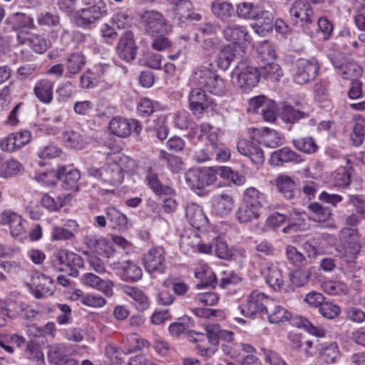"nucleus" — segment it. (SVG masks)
Segmentation results:
<instances>
[{
  "mask_svg": "<svg viewBox=\"0 0 365 365\" xmlns=\"http://www.w3.org/2000/svg\"><path fill=\"white\" fill-rule=\"evenodd\" d=\"M29 46L37 53H43L48 48L46 40L38 34H31L29 36Z\"/></svg>",
  "mask_w": 365,
  "mask_h": 365,
  "instance_id": "57",
  "label": "nucleus"
},
{
  "mask_svg": "<svg viewBox=\"0 0 365 365\" xmlns=\"http://www.w3.org/2000/svg\"><path fill=\"white\" fill-rule=\"evenodd\" d=\"M165 250L162 247H154L143 256V264L146 272L163 273L165 269Z\"/></svg>",
  "mask_w": 365,
  "mask_h": 365,
  "instance_id": "12",
  "label": "nucleus"
},
{
  "mask_svg": "<svg viewBox=\"0 0 365 365\" xmlns=\"http://www.w3.org/2000/svg\"><path fill=\"white\" fill-rule=\"evenodd\" d=\"M63 138L68 146L76 150L83 149L87 144L83 131L68 130L64 133Z\"/></svg>",
  "mask_w": 365,
  "mask_h": 365,
  "instance_id": "38",
  "label": "nucleus"
},
{
  "mask_svg": "<svg viewBox=\"0 0 365 365\" xmlns=\"http://www.w3.org/2000/svg\"><path fill=\"white\" fill-rule=\"evenodd\" d=\"M320 356L326 363L331 364L334 362L340 356L339 346L336 342H331L328 345L323 346Z\"/></svg>",
  "mask_w": 365,
  "mask_h": 365,
  "instance_id": "51",
  "label": "nucleus"
},
{
  "mask_svg": "<svg viewBox=\"0 0 365 365\" xmlns=\"http://www.w3.org/2000/svg\"><path fill=\"white\" fill-rule=\"evenodd\" d=\"M192 83L197 86L191 89L188 97L189 108L194 115L203 113L207 107V96L202 88L219 96L226 92L225 81L217 73L215 66L212 62H205L193 71Z\"/></svg>",
  "mask_w": 365,
  "mask_h": 365,
  "instance_id": "1",
  "label": "nucleus"
},
{
  "mask_svg": "<svg viewBox=\"0 0 365 365\" xmlns=\"http://www.w3.org/2000/svg\"><path fill=\"white\" fill-rule=\"evenodd\" d=\"M339 239L344 245L354 247L359 241L357 229L343 227L339 232Z\"/></svg>",
  "mask_w": 365,
  "mask_h": 365,
  "instance_id": "54",
  "label": "nucleus"
},
{
  "mask_svg": "<svg viewBox=\"0 0 365 365\" xmlns=\"http://www.w3.org/2000/svg\"><path fill=\"white\" fill-rule=\"evenodd\" d=\"M321 287L324 292L330 295L346 294L349 291L347 286L344 283L333 280L324 282Z\"/></svg>",
  "mask_w": 365,
  "mask_h": 365,
  "instance_id": "44",
  "label": "nucleus"
},
{
  "mask_svg": "<svg viewBox=\"0 0 365 365\" xmlns=\"http://www.w3.org/2000/svg\"><path fill=\"white\" fill-rule=\"evenodd\" d=\"M200 237L196 232L191 233L189 235H181L180 245L182 249L189 251V247L193 252H196L197 247L199 246Z\"/></svg>",
  "mask_w": 365,
  "mask_h": 365,
  "instance_id": "61",
  "label": "nucleus"
},
{
  "mask_svg": "<svg viewBox=\"0 0 365 365\" xmlns=\"http://www.w3.org/2000/svg\"><path fill=\"white\" fill-rule=\"evenodd\" d=\"M54 262L62 266L59 270L67 272L72 277H77L78 269L83 267L84 264V261L80 255L67 250L58 251Z\"/></svg>",
  "mask_w": 365,
  "mask_h": 365,
  "instance_id": "11",
  "label": "nucleus"
},
{
  "mask_svg": "<svg viewBox=\"0 0 365 365\" xmlns=\"http://www.w3.org/2000/svg\"><path fill=\"white\" fill-rule=\"evenodd\" d=\"M319 70V66L315 58H299L293 64V81L299 85L306 84L316 78Z\"/></svg>",
  "mask_w": 365,
  "mask_h": 365,
  "instance_id": "5",
  "label": "nucleus"
},
{
  "mask_svg": "<svg viewBox=\"0 0 365 365\" xmlns=\"http://www.w3.org/2000/svg\"><path fill=\"white\" fill-rule=\"evenodd\" d=\"M215 251L216 256L222 259L228 260L232 257V251L229 249L227 242L220 237L215 238Z\"/></svg>",
  "mask_w": 365,
  "mask_h": 365,
  "instance_id": "59",
  "label": "nucleus"
},
{
  "mask_svg": "<svg viewBox=\"0 0 365 365\" xmlns=\"http://www.w3.org/2000/svg\"><path fill=\"white\" fill-rule=\"evenodd\" d=\"M239 153L249 157L250 160L256 165H262L264 162V155L262 149L254 141L247 139H240L237 144Z\"/></svg>",
  "mask_w": 365,
  "mask_h": 365,
  "instance_id": "18",
  "label": "nucleus"
},
{
  "mask_svg": "<svg viewBox=\"0 0 365 365\" xmlns=\"http://www.w3.org/2000/svg\"><path fill=\"white\" fill-rule=\"evenodd\" d=\"M269 161L273 165L280 166L285 163L299 164L304 161V158L291 148L284 146L272 152Z\"/></svg>",
  "mask_w": 365,
  "mask_h": 365,
  "instance_id": "17",
  "label": "nucleus"
},
{
  "mask_svg": "<svg viewBox=\"0 0 365 365\" xmlns=\"http://www.w3.org/2000/svg\"><path fill=\"white\" fill-rule=\"evenodd\" d=\"M350 138L354 146H360L365 138V125L361 123H356L350 134Z\"/></svg>",
  "mask_w": 365,
  "mask_h": 365,
  "instance_id": "60",
  "label": "nucleus"
},
{
  "mask_svg": "<svg viewBox=\"0 0 365 365\" xmlns=\"http://www.w3.org/2000/svg\"><path fill=\"white\" fill-rule=\"evenodd\" d=\"M290 15L294 18V24L301 22L302 25L312 23L314 11L311 4L305 0H296L289 9Z\"/></svg>",
  "mask_w": 365,
  "mask_h": 365,
  "instance_id": "15",
  "label": "nucleus"
},
{
  "mask_svg": "<svg viewBox=\"0 0 365 365\" xmlns=\"http://www.w3.org/2000/svg\"><path fill=\"white\" fill-rule=\"evenodd\" d=\"M86 64V57L81 52L70 54L66 60V76L79 73Z\"/></svg>",
  "mask_w": 365,
  "mask_h": 365,
  "instance_id": "35",
  "label": "nucleus"
},
{
  "mask_svg": "<svg viewBox=\"0 0 365 365\" xmlns=\"http://www.w3.org/2000/svg\"><path fill=\"white\" fill-rule=\"evenodd\" d=\"M105 213L108 219V225L114 230H123L126 227L127 217L117 209L113 207H107Z\"/></svg>",
  "mask_w": 365,
  "mask_h": 365,
  "instance_id": "34",
  "label": "nucleus"
},
{
  "mask_svg": "<svg viewBox=\"0 0 365 365\" xmlns=\"http://www.w3.org/2000/svg\"><path fill=\"white\" fill-rule=\"evenodd\" d=\"M319 313L327 319H334L340 313V307L329 302H324L319 308Z\"/></svg>",
  "mask_w": 365,
  "mask_h": 365,
  "instance_id": "62",
  "label": "nucleus"
},
{
  "mask_svg": "<svg viewBox=\"0 0 365 365\" xmlns=\"http://www.w3.org/2000/svg\"><path fill=\"white\" fill-rule=\"evenodd\" d=\"M206 334L193 331L198 338H195V341H202L204 338L207 339L208 341L212 345H217L219 342L220 327L217 324H208L205 327Z\"/></svg>",
  "mask_w": 365,
  "mask_h": 365,
  "instance_id": "41",
  "label": "nucleus"
},
{
  "mask_svg": "<svg viewBox=\"0 0 365 365\" xmlns=\"http://www.w3.org/2000/svg\"><path fill=\"white\" fill-rule=\"evenodd\" d=\"M88 172L91 175L110 185L120 184L124 178L123 169L116 163H106L99 168H91Z\"/></svg>",
  "mask_w": 365,
  "mask_h": 365,
  "instance_id": "8",
  "label": "nucleus"
},
{
  "mask_svg": "<svg viewBox=\"0 0 365 365\" xmlns=\"http://www.w3.org/2000/svg\"><path fill=\"white\" fill-rule=\"evenodd\" d=\"M140 24L145 32L152 36L165 35L171 30L163 14L156 10H146L138 14Z\"/></svg>",
  "mask_w": 365,
  "mask_h": 365,
  "instance_id": "3",
  "label": "nucleus"
},
{
  "mask_svg": "<svg viewBox=\"0 0 365 365\" xmlns=\"http://www.w3.org/2000/svg\"><path fill=\"white\" fill-rule=\"evenodd\" d=\"M173 19L178 24H185L188 20L200 21L201 15L192 11V4L189 0H178L173 8Z\"/></svg>",
  "mask_w": 365,
  "mask_h": 365,
  "instance_id": "19",
  "label": "nucleus"
},
{
  "mask_svg": "<svg viewBox=\"0 0 365 365\" xmlns=\"http://www.w3.org/2000/svg\"><path fill=\"white\" fill-rule=\"evenodd\" d=\"M195 277L201 280V282L197 285V289L215 287L217 283L215 273L206 264H202L195 269Z\"/></svg>",
  "mask_w": 365,
  "mask_h": 365,
  "instance_id": "28",
  "label": "nucleus"
},
{
  "mask_svg": "<svg viewBox=\"0 0 365 365\" xmlns=\"http://www.w3.org/2000/svg\"><path fill=\"white\" fill-rule=\"evenodd\" d=\"M73 14L75 24L83 29H91L108 14L107 6L104 1L99 0L93 5L81 9H76Z\"/></svg>",
  "mask_w": 365,
  "mask_h": 365,
  "instance_id": "2",
  "label": "nucleus"
},
{
  "mask_svg": "<svg viewBox=\"0 0 365 365\" xmlns=\"http://www.w3.org/2000/svg\"><path fill=\"white\" fill-rule=\"evenodd\" d=\"M286 255L287 260L294 267H299L307 264V262L304 255L292 245H288L286 247Z\"/></svg>",
  "mask_w": 365,
  "mask_h": 365,
  "instance_id": "52",
  "label": "nucleus"
},
{
  "mask_svg": "<svg viewBox=\"0 0 365 365\" xmlns=\"http://www.w3.org/2000/svg\"><path fill=\"white\" fill-rule=\"evenodd\" d=\"M122 269L123 274L131 281H138L142 277L141 268L130 261L123 262Z\"/></svg>",
  "mask_w": 365,
  "mask_h": 365,
  "instance_id": "53",
  "label": "nucleus"
},
{
  "mask_svg": "<svg viewBox=\"0 0 365 365\" xmlns=\"http://www.w3.org/2000/svg\"><path fill=\"white\" fill-rule=\"evenodd\" d=\"M258 7L251 2H241L236 8V12L240 18L252 20L257 16Z\"/></svg>",
  "mask_w": 365,
  "mask_h": 365,
  "instance_id": "49",
  "label": "nucleus"
},
{
  "mask_svg": "<svg viewBox=\"0 0 365 365\" xmlns=\"http://www.w3.org/2000/svg\"><path fill=\"white\" fill-rule=\"evenodd\" d=\"M53 83L46 78L38 80L34 87L35 96L43 103L48 104L53 101Z\"/></svg>",
  "mask_w": 365,
  "mask_h": 365,
  "instance_id": "25",
  "label": "nucleus"
},
{
  "mask_svg": "<svg viewBox=\"0 0 365 365\" xmlns=\"http://www.w3.org/2000/svg\"><path fill=\"white\" fill-rule=\"evenodd\" d=\"M211 10L217 19L220 21H226L232 15L234 7L230 2L215 0L211 4Z\"/></svg>",
  "mask_w": 365,
  "mask_h": 365,
  "instance_id": "31",
  "label": "nucleus"
},
{
  "mask_svg": "<svg viewBox=\"0 0 365 365\" xmlns=\"http://www.w3.org/2000/svg\"><path fill=\"white\" fill-rule=\"evenodd\" d=\"M138 49L134 34L128 31L120 37L116 46V53L120 59L125 62H131L135 58Z\"/></svg>",
  "mask_w": 365,
  "mask_h": 365,
  "instance_id": "13",
  "label": "nucleus"
},
{
  "mask_svg": "<svg viewBox=\"0 0 365 365\" xmlns=\"http://www.w3.org/2000/svg\"><path fill=\"white\" fill-rule=\"evenodd\" d=\"M122 292L126 296L133 299L131 303L139 312L146 310L150 306V300L145 292L138 287L123 285L122 287Z\"/></svg>",
  "mask_w": 365,
  "mask_h": 365,
  "instance_id": "22",
  "label": "nucleus"
},
{
  "mask_svg": "<svg viewBox=\"0 0 365 365\" xmlns=\"http://www.w3.org/2000/svg\"><path fill=\"white\" fill-rule=\"evenodd\" d=\"M235 54L233 52L232 46H228L223 48L220 53L216 61L217 67L225 71L227 70L232 61L235 60Z\"/></svg>",
  "mask_w": 365,
  "mask_h": 365,
  "instance_id": "50",
  "label": "nucleus"
},
{
  "mask_svg": "<svg viewBox=\"0 0 365 365\" xmlns=\"http://www.w3.org/2000/svg\"><path fill=\"white\" fill-rule=\"evenodd\" d=\"M235 205V200L232 195L223 192L216 194L212 199V207L213 212L221 217L227 216L232 210Z\"/></svg>",
  "mask_w": 365,
  "mask_h": 365,
  "instance_id": "23",
  "label": "nucleus"
},
{
  "mask_svg": "<svg viewBox=\"0 0 365 365\" xmlns=\"http://www.w3.org/2000/svg\"><path fill=\"white\" fill-rule=\"evenodd\" d=\"M280 117L284 123L292 125L299 120L308 117V114L296 110L292 106H286L283 108Z\"/></svg>",
  "mask_w": 365,
  "mask_h": 365,
  "instance_id": "43",
  "label": "nucleus"
},
{
  "mask_svg": "<svg viewBox=\"0 0 365 365\" xmlns=\"http://www.w3.org/2000/svg\"><path fill=\"white\" fill-rule=\"evenodd\" d=\"M185 181L192 190H202L215 182L213 168H192L185 173Z\"/></svg>",
  "mask_w": 365,
  "mask_h": 365,
  "instance_id": "7",
  "label": "nucleus"
},
{
  "mask_svg": "<svg viewBox=\"0 0 365 365\" xmlns=\"http://www.w3.org/2000/svg\"><path fill=\"white\" fill-rule=\"evenodd\" d=\"M242 201L260 212L266 202V196L257 188L250 187L245 190Z\"/></svg>",
  "mask_w": 365,
  "mask_h": 365,
  "instance_id": "29",
  "label": "nucleus"
},
{
  "mask_svg": "<svg viewBox=\"0 0 365 365\" xmlns=\"http://www.w3.org/2000/svg\"><path fill=\"white\" fill-rule=\"evenodd\" d=\"M257 58L267 65H271L276 58V51L269 41L259 42L257 46Z\"/></svg>",
  "mask_w": 365,
  "mask_h": 365,
  "instance_id": "33",
  "label": "nucleus"
},
{
  "mask_svg": "<svg viewBox=\"0 0 365 365\" xmlns=\"http://www.w3.org/2000/svg\"><path fill=\"white\" fill-rule=\"evenodd\" d=\"M108 129L114 135L120 138L128 137L132 132L139 135L142 125L135 119H127L121 116L113 117L109 122Z\"/></svg>",
  "mask_w": 365,
  "mask_h": 365,
  "instance_id": "10",
  "label": "nucleus"
},
{
  "mask_svg": "<svg viewBox=\"0 0 365 365\" xmlns=\"http://www.w3.org/2000/svg\"><path fill=\"white\" fill-rule=\"evenodd\" d=\"M224 38L233 43L245 40L247 34L245 28L234 23H230L222 31Z\"/></svg>",
  "mask_w": 365,
  "mask_h": 365,
  "instance_id": "32",
  "label": "nucleus"
},
{
  "mask_svg": "<svg viewBox=\"0 0 365 365\" xmlns=\"http://www.w3.org/2000/svg\"><path fill=\"white\" fill-rule=\"evenodd\" d=\"M269 297L264 293L255 290L248 296L245 303L240 307L241 313L247 317L254 318L257 314L266 313Z\"/></svg>",
  "mask_w": 365,
  "mask_h": 365,
  "instance_id": "9",
  "label": "nucleus"
},
{
  "mask_svg": "<svg viewBox=\"0 0 365 365\" xmlns=\"http://www.w3.org/2000/svg\"><path fill=\"white\" fill-rule=\"evenodd\" d=\"M314 270V267H311L308 269H296L292 271L289 274V280L292 284V287H302L306 286Z\"/></svg>",
  "mask_w": 365,
  "mask_h": 365,
  "instance_id": "37",
  "label": "nucleus"
},
{
  "mask_svg": "<svg viewBox=\"0 0 365 365\" xmlns=\"http://www.w3.org/2000/svg\"><path fill=\"white\" fill-rule=\"evenodd\" d=\"M318 34H322V38L324 41L329 40L333 34L334 25L326 16L320 17L317 21Z\"/></svg>",
  "mask_w": 365,
  "mask_h": 365,
  "instance_id": "56",
  "label": "nucleus"
},
{
  "mask_svg": "<svg viewBox=\"0 0 365 365\" xmlns=\"http://www.w3.org/2000/svg\"><path fill=\"white\" fill-rule=\"evenodd\" d=\"M68 355V350L66 345L63 344H56L49 346L48 351V359L51 363L55 365L58 364L61 359Z\"/></svg>",
  "mask_w": 365,
  "mask_h": 365,
  "instance_id": "48",
  "label": "nucleus"
},
{
  "mask_svg": "<svg viewBox=\"0 0 365 365\" xmlns=\"http://www.w3.org/2000/svg\"><path fill=\"white\" fill-rule=\"evenodd\" d=\"M308 209L311 212V218L316 222H327L332 215L329 207L316 202L310 203Z\"/></svg>",
  "mask_w": 365,
  "mask_h": 365,
  "instance_id": "40",
  "label": "nucleus"
},
{
  "mask_svg": "<svg viewBox=\"0 0 365 365\" xmlns=\"http://www.w3.org/2000/svg\"><path fill=\"white\" fill-rule=\"evenodd\" d=\"M292 143L297 150L309 155L315 153L319 149L316 140L312 136L299 137L292 140Z\"/></svg>",
  "mask_w": 365,
  "mask_h": 365,
  "instance_id": "36",
  "label": "nucleus"
},
{
  "mask_svg": "<svg viewBox=\"0 0 365 365\" xmlns=\"http://www.w3.org/2000/svg\"><path fill=\"white\" fill-rule=\"evenodd\" d=\"M83 242L89 249L108 258L114 252L113 248L105 237L89 232L88 230L83 237Z\"/></svg>",
  "mask_w": 365,
  "mask_h": 365,
  "instance_id": "14",
  "label": "nucleus"
},
{
  "mask_svg": "<svg viewBox=\"0 0 365 365\" xmlns=\"http://www.w3.org/2000/svg\"><path fill=\"white\" fill-rule=\"evenodd\" d=\"M66 200V195H59L57 199L53 198L48 194L43 195L41 205L51 212L58 211L64 206Z\"/></svg>",
  "mask_w": 365,
  "mask_h": 365,
  "instance_id": "47",
  "label": "nucleus"
},
{
  "mask_svg": "<svg viewBox=\"0 0 365 365\" xmlns=\"http://www.w3.org/2000/svg\"><path fill=\"white\" fill-rule=\"evenodd\" d=\"M185 215L192 227L196 230L205 228L208 225V219L202 208L196 203H190L185 208Z\"/></svg>",
  "mask_w": 365,
  "mask_h": 365,
  "instance_id": "21",
  "label": "nucleus"
},
{
  "mask_svg": "<svg viewBox=\"0 0 365 365\" xmlns=\"http://www.w3.org/2000/svg\"><path fill=\"white\" fill-rule=\"evenodd\" d=\"M1 222L4 225H9L10 232L13 237H20L24 233L22 218L18 214L11 211H4L1 214Z\"/></svg>",
  "mask_w": 365,
  "mask_h": 365,
  "instance_id": "26",
  "label": "nucleus"
},
{
  "mask_svg": "<svg viewBox=\"0 0 365 365\" xmlns=\"http://www.w3.org/2000/svg\"><path fill=\"white\" fill-rule=\"evenodd\" d=\"M236 76L235 85L242 92L248 93L258 83L260 78L257 67L247 65L246 61H240L232 73V78Z\"/></svg>",
  "mask_w": 365,
  "mask_h": 365,
  "instance_id": "4",
  "label": "nucleus"
},
{
  "mask_svg": "<svg viewBox=\"0 0 365 365\" xmlns=\"http://www.w3.org/2000/svg\"><path fill=\"white\" fill-rule=\"evenodd\" d=\"M195 301L205 306H214L218 302L219 297L215 292H206L198 294L195 297Z\"/></svg>",
  "mask_w": 365,
  "mask_h": 365,
  "instance_id": "63",
  "label": "nucleus"
},
{
  "mask_svg": "<svg viewBox=\"0 0 365 365\" xmlns=\"http://www.w3.org/2000/svg\"><path fill=\"white\" fill-rule=\"evenodd\" d=\"M260 272L266 283L275 292H293L294 287L287 285L284 287L282 272L272 262H266L260 265Z\"/></svg>",
  "mask_w": 365,
  "mask_h": 365,
  "instance_id": "6",
  "label": "nucleus"
},
{
  "mask_svg": "<svg viewBox=\"0 0 365 365\" xmlns=\"http://www.w3.org/2000/svg\"><path fill=\"white\" fill-rule=\"evenodd\" d=\"M266 314L271 324H283L289 320H294L292 319V313L279 304H274L269 307H267Z\"/></svg>",
  "mask_w": 365,
  "mask_h": 365,
  "instance_id": "30",
  "label": "nucleus"
},
{
  "mask_svg": "<svg viewBox=\"0 0 365 365\" xmlns=\"http://www.w3.org/2000/svg\"><path fill=\"white\" fill-rule=\"evenodd\" d=\"M160 158L166 161L168 168L173 173H178L183 169V162L180 157L162 151Z\"/></svg>",
  "mask_w": 365,
  "mask_h": 365,
  "instance_id": "55",
  "label": "nucleus"
},
{
  "mask_svg": "<svg viewBox=\"0 0 365 365\" xmlns=\"http://www.w3.org/2000/svg\"><path fill=\"white\" fill-rule=\"evenodd\" d=\"M257 16L253 19L256 21V24L264 29H269L273 24V15L269 11L262 10L258 7Z\"/></svg>",
  "mask_w": 365,
  "mask_h": 365,
  "instance_id": "58",
  "label": "nucleus"
},
{
  "mask_svg": "<svg viewBox=\"0 0 365 365\" xmlns=\"http://www.w3.org/2000/svg\"><path fill=\"white\" fill-rule=\"evenodd\" d=\"M30 292L36 298H43L46 294H51L53 290V280L42 273H36L31 279V283L28 284Z\"/></svg>",
  "mask_w": 365,
  "mask_h": 365,
  "instance_id": "16",
  "label": "nucleus"
},
{
  "mask_svg": "<svg viewBox=\"0 0 365 365\" xmlns=\"http://www.w3.org/2000/svg\"><path fill=\"white\" fill-rule=\"evenodd\" d=\"M146 180L150 189L155 194H170L171 189L169 187L165 186L161 183L156 173L149 172L147 174Z\"/></svg>",
  "mask_w": 365,
  "mask_h": 365,
  "instance_id": "46",
  "label": "nucleus"
},
{
  "mask_svg": "<svg viewBox=\"0 0 365 365\" xmlns=\"http://www.w3.org/2000/svg\"><path fill=\"white\" fill-rule=\"evenodd\" d=\"M252 139L267 147L275 148L282 144V138L274 130L264 128L262 130L252 129Z\"/></svg>",
  "mask_w": 365,
  "mask_h": 365,
  "instance_id": "20",
  "label": "nucleus"
},
{
  "mask_svg": "<svg viewBox=\"0 0 365 365\" xmlns=\"http://www.w3.org/2000/svg\"><path fill=\"white\" fill-rule=\"evenodd\" d=\"M12 27L14 30H21L23 29H33V19L23 13H15L10 17Z\"/></svg>",
  "mask_w": 365,
  "mask_h": 365,
  "instance_id": "45",
  "label": "nucleus"
},
{
  "mask_svg": "<svg viewBox=\"0 0 365 365\" xmlns=\"http://www.w3.org/2000/svg\"><path fill=\"white\" fill-rule=\"evenodd\" d=\"M56 176L62 182V187L65 190L77 188L78 181L81 178L78 170L66 166H61L58 169Z\"/></svg>",
  "mask_w": 365,
  "mask_h": 365,
  "instance_id": "24",
  "label": "nucleus"
},
{
  "mask_svg": "<svg viewBox=\"0 0 365 365\" xmlns=\"http://www.w3.org/2000/svg\"><path fill=\"white\" fill-rule=\"evenodd\" d=\"M259 215V210L243 202L235 213L236 218L240 223L250 222L253 220L258 219Z\"/></svg>",
  "mask_w": 365,
  "mask_h": 365,
  "instance_id": "39",
  "label": "nucleus"
},
{
  "mask_svg": "<svg viewBox=\"0 0 365 365\" xmlns=\"http://www.w3.org/2000/svg\"><path fill=\"white\" fill-rule=\"evenodd\" d=\"M276 185L279 192L288 200H294L297 198V190L293 180L288 175H282L277 178Z\"/></svg>",
  "mask_w": 365,
  "mask_h": 365,
  "instance_id": "27",
  "label": "nucleus"
},
{
  "mask_svg": "<svg viewBox=\"0 0 365 365\" xmlns=\"http://www.w3.org/2000/svg\"><path fill=\"white\" fill-rule=\"evenodd\" d=\"M339 72L343 78L354 81L361 76L363 70L356 62L346 61Z\"/></svg>",
  "mask_w": 365,
  "mask_h": 365,
  "instance_id": "42",
  "label": "nucleus"
},
{
  "mask_svg": "<svg viewBox=\"0 0 365 365\" xmlns=\"http://www.w3.org/2000/svg\"><path fill=\"white\" fill-rule=\"evenodd\" d=\"M22 168L21 164L16 160L10 159L3 163L1 173L4 177L17 174Z\"/></svg>",
  "mask_w": 365,
  "mask_h": 365,
  "instance_id": "64",
  "label": "nucleus"
}]
</instances>
